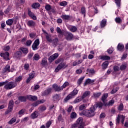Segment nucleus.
Segmentation results:
<instances>
[{
	"label": "nucleus",
	"instance_id": "nucleus-1",
	"mask_svg": "<svg viewBox=\"0 0 128 128\" xmlns=\"http://www.w3.org/2000/svg\"><path fill=\"white\" fill-rule=\"evenodd\" d=\"M96 108H94V106H93L89 110H84L82 112V114L86 118H94L96 116Z\"/></svg>",
	"mask_w": 128,
	"mask_h": 128
},
{
	"label": "nucleus",
	"instance_id": "nucleus-2",
	"mask_svg": "<svg viewBox=\"0 0 128 128\" xmlns=\"http://www.w3.org/2000/svg\"><path fill=\"white\" fill-rule=\"evenodd\" d=\"M78 89H74L73 91H72L65 98H64V102H67L68 100H70L71 98H73L74 97L76 96L78 94Z\"/></svg>",
	"mask_w": 128,
	"mask_h": 128
},
{
	"label": "nucleus",
	"instance_id": "nucleus-3",
	"mask_svg": "<svg viewBox=\"0 0 128 128\" xmlns=\"http://www.w3.org/2000/svg\"><path fill=\"white\" fill-rule=\"evenodd\" d=\"M16 86V82H8L6 81L4 88L6 90H12V88H14Z\"/></svg>",
	"mask_w": 128,
	"mask_h": 128
},
{
	"label": "nucleus",
	"instance_id": "nucleus-4",
	"mask_svg": "<svg viewBox=\"0 0 128 128\" xmlns=\"http://www.w3.org/2000/svg\"><path fill=\"white\" fill-rule=\"evenodd\" d=\"M14 110V100H12L9 102L7 110L5 112V114H8Z\"/></svg>",
	"mask_w": 128,
	"mask_h": 128
},
{
	"label": "nucleus",
	"instance_id": "nucleus-5",
	"mask_svg": "<svg viewBox=\"0 0 128 128\" xmlns=\"http://www.w3.org/2000/svg\"><path fill=\"white\" fill-rule=\"evenodd\" d=\"M66 68H68V65L66 64V62H61L55 69V72H58L60 70H64Z\"/></svg>",
	"mask_w": 128,
	"mask_h": 128
},
{
	"label": "nucleus",
	"instance_id": "nucleus-6",
	"mask_svg": "<svg viewBox=\"0 0 128 128\" xmlns=\"http://www.w3.org/2000/svg\"><path fill=\"white\" fill-rule=\"evenodd\" d=\"M63 34L65 38L67 40H72V38H74L72 34L68 32H64Z\"/></svg>",
	"mask_w": 128,
	"mask_h": 128
},
{
	"label": "nucleus",
	"instance_id": "nucleus-7",
	"mask_svg": "<svg viewBox=\"0 0 128 128\" xmlns=\"http://www.w3.org/2000/svg\"><path fill=\"white\" fill-rule=\"evenodd\" d=\"M82 117L79 118L76 122V124H74L72 126L73 128H78L80 124H84Z\"/></svg>",
	"mask_w": 128,
	"mask_h": 128
},
{
	"label": "nucleus",
	"instance_id": "nucleus-8",
	"mask_svg": "<svg viewBox=\"0 0 128 128\" xmlns=\"http://www.w3.org/2000/svg\"><path fill=\"white\" fill-rule=\"evenodd\" d=\"M38 46H40V40H36L32 45V48L33 50H36L38 49Z\"/></svg>",
	"mask_w": 128,
	"mask_h": 128
},
{
	"label": "nucleus",
	"instance_id": "nucleus-9",
	"mask_svg": "<svg viewBox=\"0 0 128 128\" xmlns=\"http://www.w3.org/2000/svg\"><path fill=\"white\" fill-rule=\"evenodd\" d=\"M52 92V88H49L45 90L42 92V96H48Z\"/></svg>",
	"mask_w": 128,
	"mask_h": 128
},
{
	"label": "nucleus",
	"instance_id": "nucleus-10",
	"mask_svg": "<svg viewBox=\"0 0 128 128\" xmlns=\"http://www.w3.org/2000/svg\"><path fill=\"white\" fill-rule=\"evenodd\" d=\"M58 56V53H55L54 54H52L51 56L49 58H48V60L49 62H52Z\"/></svg>",
	"mask_w": 128,
	"mask_h": 128
},
{
	"label": "nucleus",
	"instance_id": "nucleus-11",
	"mask_svg": "<svg viewBox=\"0 0 128 128\" xmlns=\"http://www.w3.org/2000/svg\"><path fill=\"white\" fill-rule=\"evenodd\" d=\"M40 64L42 66H43L44 68V66H48V58H44L42 59Z\"/></svg>",
	"mask_w": 128,
	"mask_h": 128
},
{
	"label": "nucleus",
	"instance_id": "nucleus-12",
	"mask_svg": "<svg viewBox=\"0 0 128 128\" xmlns=\"http://www.w3.org/2000/svg\"><path fill=\"white\" fill-rule=\"evenodd\" d=\"M52 88H54L56 92H60V90H62V88L61 86H58L56 84H54L52 85Z\"/></svg>",
	"mask_w": 128,
	"mask_h": 128
},
{
	"label": "nucleus",
	"instance_id": "nucleus-13",
	"mask_svg": "<svg viewBox=\"0 0 128 128\" xmlns=\"http://www.w3.org/2000/svg\"><path fill=\"white\" fill-rule=\"evenodd\" d=\"M27 98L29 100H38V96H32V95H28L26 96Z\"/></svg>",
	"mask_w": 128,
	"mask_h": 128
},
{
	"label": "nucleus",
	"instance_id": "nucleus-14",
	"mask_svg": "<svg viewBox=\"0 0 128 128\" xmlns=\"http://www.w3.org/2000/svg\"><path fill=\"white\" fill-rule=\"evenodd\" d=\"M0 56H2L4 60H8V56H10V54L8 52H5L4 53H0Z\"/></svg>",
	"mask_w": 128,
	"mask_h": 128
},
{
	"label": "nucleus",
	"instance_id": "nucleus-15",
	"mask_svg": "<svg viewBox=\"0 0 128 128\" xmlns=\"http://www.w3.org/2000/svg\"><path fill=\"white\" fill-rule=\"evenodd\" d=\"M38 116H40V113L37 111H35L34 112L31 114L30 116L34 120V118H36Z\"/></svg>",
	"mask_w": 128,
	"mask_h": 128
},
{
	"label": "nucleus",
	"instance_id": "nucleus-16",
	"mask_svg": "<svg viewBox=\"0 0 128 128\" xmlns=\"http://www.w3.org/2000/svg\"><path fill=\"white\" fill-rule=\"evenodd\" d=\"M60 100V96L59 94H56L53 96V100L58 102Z\"/></svg>",
	"mask_w": 128,
	"mask_h": 128
},
{
	"label": "nucleus",
	"instance_id": "nucleus-17",
	"mask_svg": "<svg viewBox=\"0 0 128 128\" xmlns=\"http://www.w3.org/2000/svg\"><path fill=\"white\" fill-rule=\"evenodd\" d=\"M28 14L29 16H30V18H32V20H36V15H34V14L32 12V11L28 10Z\"/></svg>",
	"mask_w": 128,
	"mask_h": 128
},
{
	"label": "nucleus",
	"instance_id": "nucleus-18",
	"mask_svg": "<svg viewBox=\"0 0 128 128\" xmlns=\"http://www.w3.org/2000/svg\"><path fill=\"white\" fill-rule=\"evenodd\" d=\"M10 65L6 66V67L2 70L3 74H5V72H10Z\"/></svg>",
	"mask_w": 128,
	"mask_h": 128
},
{
	"label": "nucleus",
	"instance_id": "nucleus-19",
	"mask_svg": "<svg viewBox=\"0 0 128 128\" xmlns=\"http://www.w3.org/2000/svg\"><path fill=\"white\" fill-rule=\"evenodd\" d=\"M36 76V73L32 72L29 74V77L27 78V80H31Z\"/></svg>",
	"mask_w": 128,
	"mask_h": 128
},
{
	"label": "nucleus",
	"instance_id": "nucleus-20",
	"mask_svg": "<svg viewBox=\"0 0 128 128\" xmlns=\"http://www.w3.org/2000/svg\"><path fill=\"white\" fill-rule=\"evenodd\" d=\"M26 96H20L18 97V100L22 102H26Z\"/></svg>",
	"mask_w": 128,
	"mask_h": 128
},
{
	"label": "nucleus",
	"instance_id": "nucleus-21",
	"mask_svg": "<svg viewBox=\"0 0 128 128\" xmlns=\"http://www.w3.org/2000/svg\"><path fill=\"white\" fill-rule=\"evenodd\" d=\"M128 66V64L126 63H122V65L120 66V70H124L126 67Z\"/></svg>",
	"mask_w": 128,
	"mask_h": 128
},
{
	"label": "nucleus",
	"instance_id": "nucleus-22",
	"mask_svg": "<svg viewBox=\"0 0 128 128\" xmlns=\"http://www.w3.org/2000/svg\"><path fill=\"white\" fill-rule=\"evenodd\" d=\"M46 40H47L48 42H52V36L50 34H45Z\"/></svg>",
	"mask_w": 128,
	"mask_h": 128
},
{
	"label": "nucleus",
	"instance_id": "nucleus-23",
	"mask_svg": "<svg viewBox=\"0 0 128 128\" xmlns=\"http://www.w3.org/2000/svg\"><path fill=\"white\" fill-rule=\"evenodd\" d=\"M90 94V91H86L84 92L82 96V98H86V96H88Z\"/></svg>",
	"mask_w": 128,
	"mask_h": 128
},
{
	"label": "nucleus",
	"instance_id": "nucleus-24",
	"mask_svg": "<svg viewBox=\"0 0 128 128\" xmlns=\"http://www.w3.org/2000/svg\"><path fill=\"white\" fill-rule=\"evenodd\" d=\"M82 100H84V98H82V96H78L75 99V100H74V104H78V102H82Z\"/></svg>",
	"mask_w": 128,
	"mask_h": 128
},
{
	"label": "nucleus",
	"instance_id": "nucleus-25",
	"mask_svg": "<svg viewBox=\"0 0 128 128\" xmlns=\"http://www.w3.org/2000/svg\"><path fill=\"white\" fill-rule=\"evenodd\" d=\"M108 94H103V96H102L101 100L102 102H104L106 100V98H108Z\"/></svg>",
	"mask_w": 128,
	"mask_h": 128
},
{
	"label": "nucleus",
	"instance_id": "nucleus-26",
	"mask_svg": "<svg viewBox=\"0 0 128 128\" xmlns=\"http://www.w3.org/2000/svg\"><path fill=\"white\" fill-rule=\"evenodd\" d=\"M88 106H86V104H82L80 106H79V110H86V107Z\"/></svg>",
	"mask_w": 128,
	"mask_h": 128
},
{
	"label": "nucleus",
	"instance_id": "nucleus-27",
	"mask_svg": "<svg viewBox=\"0 0 128 128\" xmlns=\"http://www.w3.org/2000/svg\"><path fill=\"white\" fill-rule=\"evenodd\" d=\"M20 50H22L24 54H26L28 52V50L26 48H21Z\"/></svg>",
	"mask_w": 128,
	"mask_h": 128
},
{
	"label": "nucleus",
	"instance_id": "nucleus-28",
	"mask_svg": "<svg viewBox=\"0 0 128 128\" xmlns=\"http://www.w3.org/2000/svg\"><path fill=\"white\" fill-rule=\"evenodd\" d=\"M108 62L106 61L105 62H103L102 64V68L103 70H106V68H108Z\"/></svg>",
	"mask_w": 128,
	"mask_h": 128
},
{
	"label": "nucleus",
	"instance_id": "nucleus-29",
	"mask_svg": "<svg viewBox=\"0 0 128 128\" xmlns=\"http://www.w3.org/2000/svg\"><path fill=\"white\" fill-rule=\"evenodd\" d=\"M22 56V52L20 51H17L15 53V58H20Z\"/></svg>",
	"mask_w": 128,
	"mask_h": 128
},
{
	"label": "nucleus",
	"instance_id": "nucleus-30",
	"mask_svg": "<svg viewBox=\"0 0 128 128\" xmlns=\"http://www.w3.org/2000/svg\"><path fill=\"white\" fill-rule=\"evenodd\" d=\"M52 120H50L48 121L46 124V128H50V126H52Z\"/></svg>",
	"mask_w": 128,
	"mask_h": 128
},
{
	"label": "nucleus",
	"instance_id": "nucleus-31",
	"mask_svg": "<svg viewBox=\"0 0 128 128\" xmlns=\"http://www.w3.org/2000/svg\"><path fill=\"white\" fill-rule=\"evenodd\" d=\"M28 26H36V22H34L32 21V20H30L28 21Z\"/></svg>",
	"mask_w": 128,
	"mask_h": 128
},
{
	"label": "nucleus",
	"instance_id": "nucleus-32",
	"mask_svg": "<svg viewBox=\"0 0 128 128\" xmlns=\"http://www.w3.org/2000/svg\"><path fill=\"white\" fill-rule=\"evenodd\" d=\"M40 6V5L38 2H35L32 4V8H38Z\"/></svg>",
	"mask_w": 128,
	"mask_h": 128
},
{
	"label": "nucleus",
	"instance_id": "nucleus-33",
	"mask_svg": "<svg viewBox=\"0 0 128 128\" xmlns=\"http://www.w3.org/2000/svg\"><path fill=\"white\" fill-rule=\"evenodd\" d=\"M76 116H77V114H76V112H72L70 115V118H72V120H74V118H76Z\"/></svg>",
	"mask_w": 128,
	"mask_h": 128
},
{
	"label": "nucleus",
	"instance_id": "nucleus-34",
	"mask_svg": "<svg viewBox=\"0 0 128 128\" xmlns=\"http://www.w3.org/2000/svg\"><path fill=\"white\" fill-rule=\"evenodd\" d=\"M46 110V106H40L38 108V110L40 112H44Z\"/></svg>",
	"mask_w": 128,
	"mask_h": 128
},
{
	"label": "nucleus",
	"instance_id": "nucleus-35",
	"mask_svg": "<svg viewBox=\"0 0 128 128\" xmlns=\"http://www.w3.org/2000/svg\"><path fill=\"white\" fill-rule=\"evenodd\" d=\"M94 106L95 108H98H98H102V106H104V104H102V102H100L98 103L97 104H96V105L94 104Z\"/></svg>",
	"mask_w": 128,
	"mask_h": 128
},
{
	"label": "nucleus",
	"instance_id": "nucleus-36",
	"mask_svg": "<svg viewBox=\"0 0 128 128\" xmlns=\"http://www.w3.org/2000/svg\"><path fill=\"white\" fill-rule=\"evenodd\" d=\"M106 20L104 19L102 20L100 23L101 28L106 26Z\"/></svg>",
	"mask_w": 128,
	"mask_h": 128
},
{
	"label": "nucleus",
	"instance_id": "nucleus-37",
	"mask_svg": "<svg viewBox=\"0 0 128 128\" xmlns=\"http://www.w3.org/2000/svg\"><path fill=\"white\" fill-rule=\"evenodd\" d=\"M101 60H110V57L108 56H102Z\"/></svg>",
	"mask_w": 128,
	"mask_h": 128
},
{
	"label": "nucleus",
	"instance_id": "nucleus-38",
	"mask_svg": "<svg viewBox=\"0 0 128 128\" xmlns=\"http://www.w3.org/2000/svg\"><path fill=\"white\" fill-rule=\"evenodd\" d=\"M40 58V54H35L33 57L34 60H38Z\"/></svg>",
	"mask_w": 128,
	"mask_h": 128
},
{
	"label": "nucleus",
	"instance_id": "nucleus-39",
	"mask_svg": "<svg viewBox=\"0 0 128 128\" xmlns=\"http://www.w3.org/2000/svg\"><path fill=\"white\" fill-rule=\"evenodd\" d=\"M70 30L72 32H75L76 30H78V28L76 26H72L70 28Z\"/></svg>",
	"mask_w": 128,
	"mask_h": 128
},
{
	"label": "nucleus",
	"instance_id": "nucleus-40",
	"mask_svg": "<svg viewBox=\"0 0 128 128\" xmlns=\"http://www.w3.org/2000/svg\"><path fill=\"white\" fill-rule=\"evenodd\" d=\"M82 60H78V61H74L73 64L72 66H78V64H82Z\"/></svg>",
	"mask_w": 128,
	"mask_h": 128
},
{
	"label": "nucleus",
	"instance_id": "nucleus-41",
	"mask_svg": "<svg viewBox=\"0 0 128 128\" xmlns=\"http://www.w3.org/2000/svg\"><path fill=\"white\" fill-rule=\"evenodd\" d=\"M94 82V80H86L84 83V86H86V84H92Z\"/></svg>",
	"mask_w": 128,
	"mask_h": 128
},
{
	"label": "nucleus",
	"instance_id": "nucleus-42",
	"mask_svg": "<svg viewBox=\"0 0 128 128\" xmlns=\"http://www.w3.org/2000/svg\"><path fill=\"white\" fill-rule=\"evenodd\" d=\"M16 122V118H13L8 122L9 124H14V122Z\"/></svg>",
	"mask_w": 128,
	"mask_h": 128
},
{
	"label": "nucleus",
	"instance_id": "nucleus-43",
	"mask_svg": "<svg viewBox=\"0 0 128 128\" xmlns=\"http://www.w3.org/2000/svg\"><path fill=\"white\" fill-rule=\"evenodd\" d=\"M124 44H119L118 46V50H124Z\"/></svg>",
	"mask_w": 128,
	"mask_h": 128
},
{
	"label": "nucleus",
	"instance_id": "nucleus-44",
	"mask_svg": "<svg viewBox=\"0 0 128 128\" xmlns=\"http://www.w3.org/2000/svg\"><path fill=\"white\" fill-rule=\"evenodd\" d=\"M59 6H68V2L66 1H62L59 4Z\"/></svg>",
	"mask_w": 128,
	"mask_h": 128
},
{
	"label": "nucleus",
	"instance_id": "nucleus-45",
	"mask_svg": "<svg viewBox=\"0 0 128 128\" xmlns=\"http://www.w3.org/2000/svg\"><path fill=\"white\" fill-rule=\"evenodd\" d=\"M12 22H14V21L12 20V19H9L6 22L8 26H12Z\"/></svg>",
	"mask_w": 128,
	"mask_h": 128
},
{
	"label": "nucleus",
	"instance_id": "nucleus-46",
	"mask_svg": "<svg viewBox=\"0 0 128 128\" xmlns=\"http://www.w3.org/2000/svg\"><path fill=\"white\" fill-rule=\"evenodd\" d=\"M58 120L59 122H64V118H62V114H60L58 117Z\"/></svg>",
	"mask_w": 128,
	"mask_h": 128
},
{
	"label": "nucleus",
	"instance_id": "nucleus-47",
	"mask_svg": "<svg viewBox=\"0 0 128 128\" xmlns=\"http://www.w3.org/2000/svg\"><path fill=\"white\" fill-rule=\"evenodd\" d=\"M62 18V20H68V18H70V16L68 15H62L61 16Z\"/></svg>",
	"mask_w": 128,
	"mask_h": 128
},
{
	"label": "nucleus",
	"instance_id": "nucleus-48",
	"mask_svg": "<svg viewBox=\"0 0 128 128\" xmlns=\"http://www.w3.org/2000/svg\"><path fill=\"white\" fill-rule=\"evenodd\" d=\"M115 22L116 24H120L122 22V19L120 17H117L115 18Z\"/></svg>",
	"mask_w": 128,
	"mask_h": 128
},
{
	"label": "nucleus",
	"instance_id": "nucleus-49",
	"mask_svg": "<svg viewBox=\"0 0 128 128\" xmlns=\"http://www.w3.org/2000/svg\"><path fill=\"white\" fill-rule=\"evenodd\" d=\"M120 90V88L118 87L116 88H114L112 91H111V94H116L118 90Z\"/></svg>",
	"mask_w": 128,
	"mask_h": 128
},
{
	"label": "nucleus",
	"instance_id": "nucleus-50",
	"mask_svg": "<svg viewBox=\"0 0 128 128\" xmlns=\"http://www.w3.org/2000/svg\"><path fill=\"white\" fill-rule=\"evenodd\" d=\"M56 30L57 32H58V34H64V32H62V30H60V27H57Z\"/></svg>",
	"mask_w": 128,
	"mask_h": 128
},
{
	"label": "nucleus",
	"instance_id": "nucleus-51",
	"mask_svg": "<svg viewBox=\"0 0 128 128\" xmlns=\"http://www.w3.org/2000/svg\"><path fill=\"white\" fill-rule=\"evenodd\" d=\"M45 9L48 12L52 10V6L50 4H46L45 6Z\"/></svg>",
	"mask_w": 128,
	"mask_h": 128
},
{
	"label": "nucleus",
	"instance_id": "nucleus-52",
	"mask_svg": "<svg viewBox=\"0 0 128 128\" xmlns=\"http://www.w3.org/2000/svg\"><path fill=\"white\" fill-rule=\"evenodd\" d=\"M118 110H124V104L121 103L118 107Z\"/></svg>",
	"mask_w": 128,
	"mask_h": 128
},
{
	"label": "nucleus",
	"instance_id": "nucleus-53",
	"mask_svg": "<svg viewBox=\"0 0 128 128\" xmlns=\"http://www.w3.org/2000/svg\"><path fill=\"white\" fill-rule=\"evenodd\" d=\"M26 112V109H22L20 110L18 112V114L20 116H22V114H24Z\"/></svg>",
	"mask_w": 128,
	"mask_h": 128
},
{
	"label": "nucleus",
	"instance_id": "nucleus-54",
	"mask_svg": "<svg viewBox=\"0 0 128 128\" xmlns=\"http://www.w3.org/2000/svg\"><path fill=\"white\" fill-rule=\"evenodd\" d=\"M24 68L26 70H29L30 68V64L26 63L24 64Z\"/></svg>",
	"mask_w": 128,
	"mask_h": 128
},
{
	"label": "nucleus",
	"instance_id": "nucleus-55",
	"mask_svg": "<svg viewBox=\"0 0 128 128\" xmlns=\"http://www.w3.org/2000/svg\"><path fill=\"white\" fill-rule=\"evenodd\" d=\"M32 40H28L26 42V46H30V44H32Z\"/></svg>",
	"mask_w": 128,
	"mask_h": 128
},
{
	"label": "nucleus",
	"instance_id": "nucleus-56",
	"mask_svg": "<svg viewBox=\"0 0 128 128\" xmlns=\"http://www.w3.org/2000/svg\"><path fill=\"white\" fill-rule=\"evenodd\" d=\"M114 70V72H118L120 70V68L118 67V66H114L113 68Z\"/></svg>",
	"mask_w": 128,
	"mask_h": 128
},
{
	"label": "nucleus",
	"instance_id": "nucleus-57",
	"mask_svg": "<svg viewBox=\"0 0 128 128\" xmlns=\"http://www.w3.org/2000/svg\"><path fill=\"white\" fill-rule=\"evenodd\" d=\"M64 62V58H60L58 59L55 61V64H60V62Z\"/></svg>",
	"mask_w": 128,
	"mask_h": 128
},
{
	"label": "nucleus",
	"instance_id": "nucleus-58",
	"mask_svg": "<svg viewBox=\"0 0 128 128\" xmlns=\"http://www.w3.org/2000/svg\"><path fill=\"white\" fill-rule=\"evenodd\" d=\"M81 12L84 14V16H86V8H84V7L81 8Z\"/></svg>",
	"mask_w": 128,
	"mask_h": 128
},
{
	"label": "nucleus",
	"instance_id": "nucleus-59",
	"mask_svg": "<svg viewBox=\"0 0 128 128\" xmlns=\"http://www.w3.org/2000/svg\"><path fill=\"white\" fill-rule=\"evenodd\" d=\"M58 38H55L53 40H52V44H58Z\"/></svg>",
	"mask_w": 128,
	"mask_h": 128
},
{
	"label": "nucleus",
	"instance_id": "nucleus-60",
	"mask_svg": "<svg viewBox=\"0 0 128 128\" xmlns=\"http://www.w3.org/2000/svg\"><path fill=\"white\" fill-rule=\"evenodd\" d=\"M102 94V92H98V93H94V98H98L99 96H100Z\"/></svg>",
	"mask_w": 128,
	"mask_h": 128
},
{
	"label": "nucleus",
	"instance_id": "nucleus-61",
	"mask_svg": "<svg viewBox=\"0 0 128 128\" xmlns=\"http://www.w3.org/2000/svg\"><path fill=\"white\" fill-rule=\"evenodd\" d=\"M38 104H40V102L38 100L36 102L33 103L32 104V106L36 107V106H38Z\"/></svg>",
	"mask_w": 128,
	"mask_h": 128
},
{
	"label": "nucleus",
	"instance_id": "nucleus-62",
	"mask_svg": "<svg viewBox=\"0 0 128 128\" xmlns=\"http://www.w3.org/2000/svg\"><path fill=\"white\" fill-rule=\"evenodd\" d=\"M110 106H112L114 104V100H112L108 102Z\"/></svg>",
	"mask_w": 128,
	"mask_h": 128
},
{
	"label": "nucleus",
	"instance_id": "nucleus-63",
	"mask_svg": "<svg viewBox=\"0 0 128 128\" xmlns=\"http://www.w3.org/2000/svg\"><path fill=\"white\" fill-rule=\"evenodd\" d=\"M87 72L90 74H94V69H87Z\"/></svg>",
	"mask_w": 128,
	"mask_h": 128
},
{
	"label": "nucleus",
	"instance_id": "nucleus-64",
	"mask_svg": "<svg viewBox=\"0 0 128 128\" xmlns=\"http://www.w3.org/2000/svg\"><path fill=\"white\" fill-rule=\"evenodd\" d=\"M10 46H5L4 48V50H6V51H8V50H10Z\"/></svg>",
	"mask_w": 128,
	"mask_h": 128
}]
</instances>
